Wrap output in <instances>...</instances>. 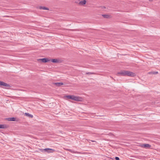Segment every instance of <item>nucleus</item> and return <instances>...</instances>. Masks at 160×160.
Wrapping results in <instances>:
<instances>
[{
  "label": "nucleus",
  "mask_w": 160,
  "mask_h": 160,
  "mask_svg": "<svg viewBox=\"0 0 160 160\" xmlns=\"http://www.w3.org/2000/svg\"><path fill=\"white\" fill-rule=\"evenodd\" d=\"M152 73V74H157V73H158V72H149V73Z\"/></svg>",
  "instance_id": "obj_16"
},
{
  "label": "nucleus",
  "mask_w": 160,
  "mask_h": 160,
  "mask_svg": "<svg viewBox=\"0 0 160 160\" xmlns=\"http://www.w3.org/2000/svg\"><path fill=\"white\" fill-rule=\"evenodd\" d=\"M94 73L91 72H88L86 73V74L87 75H90V74H94Z\"/></svg>",
  "instance_id": "obj_17"
},
{
  "label": "nucleus",
  "mask_w": 160,
  "mask_h": 160,
  "mask_svg": "<svg viewBox=\"0 0 160 160\" xmlns=\"http://www.w3.org/2000/svg\"><path fill=\"white\" fill-rule=\"evenodd\" d=\"M7 128V126L5 125L0 124V128Z\"/></svg>",
  "instance_id": "obj_13"
},
{
  "label": "nucleus",
  "mask_w": 160,
  "mask_h": 160,
  "mask_svg": "<svg viewBox=\"0 0 160 160\" xmlns=\"http://www.w3.org/2000/svg\"><path fill=\"white\" fill-rule=\"evenodd\" d=\"M38 62L42 61V62L45 63L48 62L50 61V60L46 58H43L42 59H38Z\"/></svg>",
  "instance_id": "obj_2"
},
{
  "label": "nucleus",
  "mask_w": 160,
  "mask_h": 160,
  "mask_svg": "<svg viewBox=\"0 0 160 160\" xmlns=\"http://www.w3.org/2000/svg\"><path fill=\"white\" fill-rule=\"evenodd\" d=\"M54 84L58 87H59L63 85V83L62 82H56L54 83Z\"/></svg>",
  "instance_id": "obj_9"
},
{
  "label": "nucleus",
  "mask_w": 160,
  "mask_h": 160,
  "mask_svg": "<svg viewBox=\"0 0 160 160\" xmlns=\"http://www.w3.org/2000/svg\"><path fill=\"white\" fill-rule=\"evenodd\" d=\"M88 141H90V140H88Z\"/></svg>",
  "instance_id": "obj_22"
},
{
  "label": "nucleus",
  "mask_w": 160,
  "mask_h": 160,
  "mask_svg": "<svg viewBox=\"0 0 160 160\" xmlns=\"http://www.w3.org/2000/svg\"><path fill=\"white\" fill-rule=\"evenodd\" d=\"M91 141H92V142H95L96 144H97V142L95 141H93V140H91Z\"/></svg>",
  "instance_id": "obj_19"
},
{
  "label": "nucleus",
  "mask_w": 160,
  "mask_h": 160,
  "mask_svg": "<svg viewBox=\"0 0 160 160\" xmlns=\"http://www.w3.org/2000/svg\"><path fill=\"white\" fill-rule=\"evenodd\" d=\"M86 0H83L80 1L78 3V4L80 5H84L86 4Z\"/></svg>",
  "instance_id": "obj_6"
},
{
  "label": "nucleus",
  "mask_w": 160,
  "mask_h": 160,
  "mask_svg": "<svg viewBox=\"0 0 160 160\" xmlns=\"http://www.w3.org/2000/svg\"><path fill=\"white\" fill-rule=\"evenodd\" d=\"M149 1H151V0H149Z\"/></svg>",
  "instance_id": "obj_23"
},
{
  "label": "nucleus",
  "mask_w": 160,
  "mask_h": 160,
  "mask_svg": "<svg viewBox=\"0 0 160 160\" xmlns=\"http://www.w3.org/2000/svg\"><path fill=\"white\" fill-rule=\"evenodd\" d=\"M39 8L40 9H43V10H48L49 8H48L45 7H42L40 6L39 7Z\"/></svg>",
  "instance_id": "obj_12"
},
{
  "label": "nucleus",
  "mask_w": 160,
  "mask_h": 160,
  "mask_svg": "<svg viewBox=\"0 0 160 160\" xmlns=\"http://www.w3.org/2000/svg\"><path fill=\"white\" fill-rule=\"evenodd\" d=\"M7 120L8 121H15L16 118L14 117L8 118H7Z\"/></svg>",
  "instance_id": "obj_8"
},
{
  "label": "nucleus",
  "mask_w": 160,
  "mask_h": 160,
  "mask_svg": "<svg viewBox=\"0 0 160 160\" xmlns=\"http://www.w3.org/2000/svg\"><path fill=\"white\" fill-rule=\"evenodd\" d=\"M117 75L118 76H128L133 77L135 76V74L132 72L125 70H121L118 72Z\"/></svg>",
  "instance_id": "obj_1"
},
{
  "label": "nucleus",
  "mask_w": 160,
  "mask_h": 160,
  "mask_svg": "<svg viewBox=\"0 0 160 160\" xmlns=\"http://www.w3.org/2000/svg\"><path fill=\"white\" fill-rule=\"evenodd\" d=\"M82 98L80 97L75 96H73V100L76 101H81L82 100Z\"/></svg>",
  "instance_id": "obj_3"
},
{
  "label": "nucleus",
  "mask_w": 160,
  "mask_h": 160,
  "mask_svg": "<svg viewBox=\"0 0 160 160\" xmlns=\"http://www.w3.org/2000/svg\"><path fill=\"white\" fill-rule=\"evenodd\" d=\"M68 99L73 100V95H67L66 96Z\"/></svg>",
  "instance_id": "obj_11"
},
{
  "label": "nucleus",
  "mask_w": 160,
  "mask_h": 160,
  "mask_svg": "<svg viewBox=\"0 0 160 160\" xmlns=\"http://www.w3.org/2000/svg\"><path fill=\"white\" fill-rule=\"evenodd\" d=\"M102 16L105 18H108L109 17V16L107 14H103Z\"/></svg>",
  "instance_id": "obj_15"
},
{
  "label": "nucleus",
  "mask_w": 160,
  "mask_h": 160,
  "mask_svg": "<svg viewBox=\"0 0 160 160\" xmlns=\"http://www.w3.org/2000/svg\"><path fill=\"white\" fill-rule=\"evenodd\" d=\"M115 158L116 160H119V158L118 157H116Z\"/></svg>",
  "instance_id": "obj_18"
},
{
  "label": "nucleus",
  "mask_w": 160,
  "mask_h": 160,
  "mask_svg": "<svg viewBox=\"0 0 160 160\" xmlns=\"http://www.w3.org/2000/svg\"><path fill=\"white\" fill-rule=\"evenodd\" d=\"M25 115L27 117H29L31 118H33V115L28 113H25Z\"/></svg>",
  "instance_id": "obj_10"
},
{
  "label": "nucleus",
  "mask_w": 160,
  "mask_h": 160,
  "mask_svg": "<svg viewBox=\"0 0 160 160\" xmlns=\"http://www.w3.org/2000/svg\"><path fill=\"white\" fill-rule=\"evenodd\" d=\"M43 150L48 152H53L55 150L52 149L46 148L43 149Z\"/></svg>",
  "instance_id": "obj_4"
},
{
  "label": "nucleus",
  "mask_w": 160,
  "mask_h": 160,
  "mask_svg": "<svg viewBox=\"0 0 160 160\" xmlns=\"http://www.w3.org/2000/svg\"><path fill=\"white\" fill-rule=\"evenodd\" d=\"M151 146V145L148 144H143L142 145V147L144 148H150Z\"/></svg>",
  "instance_id": "obj_7"
},
{
  "label": "nucleus",
  "mask_w": 160,
  "mask_h": 160,
  "mask_svg": "<svg viewBox=\"0 0 160 160\" xmlns=\"http://www.w3.org/2000/svg\"><path fill=\"white\" fill-rule=\"evenodd\" d=\"M4 17H9V16H4Z\"/></svg>",
  "instance_id": "obj_21"
},
{
  "label": "nucleus",
  "mask_w": 160,
  "mask_h": 160,
  "mask_svg": "<svg viewBox=\"0 0 160 160\" xmlns=\"http://www.w3.org/2000/svg\"><path fill=\"white\" fill-rule=\"evenodd\" d=\"M51 60L52 62H53L56 63L58 62V60L57 59H51Z\"/></svg>",
  "instance_id": "obj_14"
},
{
  "label": "nucleus",
  "mask_w": 160,
  "mask_h": 160,
  "mask_svg": "<svg viewBox=\"0 0 160 160\" xmlns=\"http://www.w3.org/2000/svg\"><path fill=\"white\" fill-rule=\"evenodd\" d=\"M89 143H90V144L91 145H95L96 144H96L95 142L94 143H93V144H90V142H88Z\"/></svg>",
  "instance_id": "obj_20"
},
{
  "label": "nucleus",
  "mask_w": 160,
  "mask_h": 160,
  "mask_svg": "<svg viewBox=\"0 0 160 160\" xmlns=\"http://www.w3.org/2000/svg\"><path fill=\"white\" fill-rule=\"evenodd\" d=\"M0 85L7 87H9L10 86V85L9 84L2 81H0Z\"/></svg>",
  "instance_id": "obj_5"
}]
</instances>
